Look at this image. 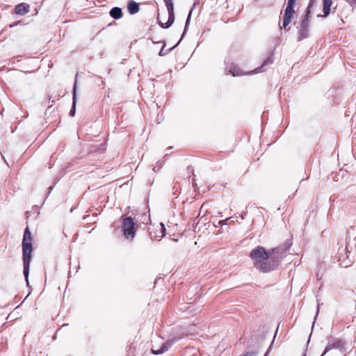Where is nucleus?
I'll list each match as a JSON object with an SVG mask.
<instances>
[{
    "label": "nucleus",
    "mask_w": 356,
    "mask_h": 356,
    "mask_svg": "<svg viewBox=\"0 0 356 356\" xmlns=\"http://www.w3.org/2000/svg\"><path fill=\"white\" fill-rule=\"evenodd\" d=\"M168 13V19L166 23H159V25L163 29H168L172 26L175 22L174 5L172 0H163Z\"/></svg>",
    "instance_id": "0eeeda50"
},
{
    "label": "nucleus",
    "mask_w": 356,
    "mask_h": 356,
    "mask_svg": "<svg viewBox=\"0 0 356 356\" xmlns=\"http://www.w3.org/2000/svg\"><path fill=\"white\" fill-rule=\"evenodd\" d=\"M316 2V0H310L309 2V4L307 6V8L305 11V14H308V16L310 17L311 15V8L312 7L313 4Z\"/></svg>",
    "instance_id": "aec40b11"
},
{
    "label": "nucleus",
    "mask_w": 356,
    "mask_h": 356,
    "mask_svg": "<svg viewBox=\"0 0 356 356\" xmlns=\"http://www.w3.org/2000/svg\"><path fill=\"white\" fill-rule=\"evenodd\" d=\"M289 247L290 245L286 243L268 251L269 261H271V264H275V268L277 267L279 262L284 258L285 252L289 249Z\"/></svg>",
    "instance_id": "7ed1b4c3"
},
{
    "label": "nucleus",
    "mask_w": 356,
    "mask_h": 356,
    "mask_svg": "<svg viewBox=\"0 0 356 356\" xmlns=\"http://www.w3.org/2000/svg\"><path fill=\"white\" fill-rule=\"evenodd\" d=\"M191 11L190 12V13L188 15L187 19L186 21L184 31V32H183V33L181 35V37L180 40L178 41V42L175 46H173L172 47H170V48L165 50V41H160V42H159V43H163L162 48L161 49L160 51L159 52V55L160 56H163L167 55L169 52H170L173 49H175L180 43L181 39L184 38V35L186 33L187 26L189 24L190 17H191Z\"/></svg>",
    "instance_id": "6e6552de"
},
{
    "label": "nucleus",
    "mask_w": 356,
    "mask_h": 356,
    "mask_svg": "<svg viewBox=\"0 0 356 356\" xmlns=\"http://www.w3.org/2000/svg\"><path fill=\"white\" fill-rule=\"evenodd\" d=\"M295 4H296V0H288L285 10L295 13V10H294Z\"/></svg>",
    "instance_id": "6ab92c4d"
},
{
    "label": "nucleus",
    "mask_w": 356,
    "mask_h": 356,
    "mask_svg": "<svg viewBox=\"0 0 356 356\" xmlns=\"http://www.w3.org/2000/svg\"><path fill=\"white\" fill-rule=\"evenodd\" d=\"M110 16L115 19H119L122 17V9L119 7H113L109 12Z\"/></svg>",
    "instance_id": "2eb2a0df"
},
{
    "label": "nucleus",
    "mask_w": 356,
    "mask_h": 356,
    "mask_svg": "<svg viewBox=\"0 0 356 356\" xmlns=\"http://www.w3.org/2000/svg\"><path fill=\"white\" fill-rule=\"evenodd\" d=\"M22 259H23V266H24V276L26 282V284L29 285V268L30 264L32 259V252H33V245H32V236L31 231L27 226L25 228L23 239H22Z\"/></svg>",
    "instance_id": "f03ea898"
},
{
    "label": "nucleus",
    "mask_w": 356,
    "mask_h": 356,
    "mask_svg": "<svg viewBox=\"0 0 356 356\" xmlns=\"http://www.w3.org/2000/svg\"><path fill=\"white\" fill-rule=\"evenodd\" d=\"M135 222L131 216L122 217V229L127 239L133 240L136 235Z\"/></svg>",
    "instance_id": "20e7f679"
},
{
    "label": "nucleus",
    "mask_w": 356,
    "mask_h": 356,
    "mask_svg": "<svg viewBox=\"0 0 356 356\" xmlns=\"http://www.w3.org/2000/svg\"><path fill=\"white\" fill-rule=\"evenodd\" d=\"M294 13H295L284 10V15L283 17V26H280V29L284 28L286 30L289 29V28L287 29V26L291 22Z\"/></svg>",
    "instance_id": "ddd939ff"
},
{
    "label": "nucleus",
    "mask_w": 356,
    "mask_h": 356,
    "mask_svg": "<svg viewBox=\"0 0 356 356\" xmlns=\"http://www.w3.org/2000/svg\"><path fill=\"white\" fill-rule=\"evenodd\" d=\"M344 256V254L341 253L339 257V261H340V265L344 267H347L350 265L351 261L348 259V255H346V258H345Z\"/></svg>",
    "instance_id": "f3484780"
},
{
    "label": "nucleus",
    "mask_w": 356,
    "mask_h": 356,
    "mask_svg": "<svg viewBox=\"0 0 356 356\" xmlns=\"http://www.w3.org/2000/svg\"><path fill=\"white\" fill-rule=\"evenodd\" d=\"M331 6L332 0H323V11L324 17H327L330 14Z\"/></svg>",
    "instance_id": "dca6fc26"
},
{
    "label": "nucleus",
    "mask_w": 356,
    "mask_h": 356,
    "mask_svg": "<svg viewBox=\"0 0 356 356\" xmlns=\"http://www.w3.org/2000/svg\"><path fill=\"white\" fill-rule=\"evenodd\" d=\"M270 347L268 348V349L267 350L266 353H265L264 356H268V353L270 352Z\"/></svg>",
    "instance_id": "b1692460"
},
{
    "label": "nucleus",
    "mask_w": 356,
    "mask_h": 356,
    "mask_svg": "<svg viewBox=\"0 0 356 356\" xmlns=\"http://www.w3.org/2000/svg\"><path fill=\"white\" fill-rule=\"evenodd\" d=\"M229 72L234 76H241V75L243 74L242 71L239 68H238L236 66H235L234 65H232L229 67Z\"/></svg>",
    "instance_id": "a211bd4d"
},
{
    "label": "nucleus",
    "mask_w": 356,
    "mask_h": 356,
    "mask_svg": "<svg viewBox=\"0 0 356 356\" xmlns=\"http://www.w3.org/2000/svg\"><path fill=\"white\" fill-rule=\"evenodd\" d=\"M274 62V58L273 56V53L264 61L263 64L253 71L251 72V74H257L259 72H262L266 70L267 67Z\"/></svg>",
    "instance_id": "9d476101"
},
{
    "label": "nucleus",
    "mask_w": 356,
    "mask_h": 356,
    "mask_svg": "<svg viewBox=\"0 0 356 356\" xmlns=\"http://www.w3.org/2000/svg\"><path fill=\"white\" fill-rule=\"evenodd\" d=\"M48 189H49V192H50V191L53 189V186H49V187L48 188Z\"/></svg>",
    "instance_id": "a878e982"
},
{
    "label": "nucleus",
    "mask_w": 356,
    "mask_h": 356,
    "mask_svg": "<svg viewBox=\"0 0 356 356\" xmlns=\"http://www.w3.org/2000/svg\"><path fill=\"white\" fill-rule=\"evenodd\" d=\"M160 225H161V237H163L166 234V230H165L163 223L161 222Z\"/></svg>",
    "instance_id": "412c9836"
},
{
    "label": "nucleus",
    "mask_w": 356,
    "mask_h": 356,
    "mask_svg": "<svg viewBox=\"0 0 356 356\" xmlns=\"http://www.w3.org/2000/svg\"><path fill=\"white\" fill-rule=\"evenodd\" d=\"M318 311H319V308L318 307V308H317V312H316V315L318 314Z\"/></svg>",
    "instance_id": "cd10ccee"
},
{
    "label": "nucleus",
    "mask_w": 356,
    "mask_h": 356,
    "mask_svg": "<svg viewBox=\"0 0 356 356\" xmlns=\"http://www.w3.org/2000/svg\"><path fill=\"white\" fill-rule=\"evenodd\" d=\"M254 266L262 273H269L275 269V264L269 261L268 253L264 247L257 246L250 253Z\"/></svg>",
    "instance_id": "f257e3e1"
},
{
    "label": "nucleus",
    "mask_w": 356,
    "mask_h": 356,
    "mask_svg": "<svg viewBox=\"0 0 356 356\" xmlns=\"http://www.w3.org/2000/svg\"><path fill=\"white\" fill-rule=\"evenodd\" d=\"M245 215H246V212H245V211H243V212L241 213V218H242V219H244V217H245Z\"/></svg>",
    "instance_id": "5701e85b"
},
{
    "label": "nucleus",
    "mask_w": 356,
    "mask_h": 356,
    "mask_svg": "<svg viewBox=\"0 0 356 356\" xmlns=\"http://www.w3.org/2000/svg\"><path fill=\"white\" fill-rule=\"evenodd\" d=\"M330 202H334V200H332V198L330 197Z\"/></svg>",
    "instance_id": "bb28decb"
},
{
    "label": "nucleus",
    "mask_w": 356,
    "mask_h": 356,
    "mask_svg": "<svg viewBox=\"0 0 356 356\" xmlns=\"http://www.w3.org/2000/svg\"><path fill=\"white\" fill-rule=\"evenodd\" d=\"M257 353L256 351H248L241 356H257Z\"/></svg>",
    "instance_id": "4be33fe9"
},
{
    "label": "nucleus",
    "mask_w": 356,
    "mask_h": 356,
    "mask_svg": "<svg viewBox=\"0 0 356 356\" xmlns=\"http://www.w3.org/2000/svg\"><path fill=\"white\" fill-rule=\"evenodd\" d=\"M310 17L308 16V14H305L303 18L299 22L297 26L298 29V41H301L309 36V21Z\"/></svg>",
    "instance_id": "39448f33"
},
{
    "label": "nucleus",
    "mask_w": 356,
    "mask_h": 356,
    "mask_svg": "<svg viewBox=\"0 0 356 356\" xmlns=\"http://www.w3.org/2000/svg\"><path fill=\"white\" fill-rule=\"evenodd\" d=\"M76 86H77V81L76 79L74 81V83L73 90H72V105L71 109L69 113V115L71 117H74L76 113V102H77Z\"/></svg>",
    "instance_id": "9b49d317"
},
{
    "label": "nucleus",
    "mask_w": 356,
    "mask_h": 356,
    "mask_svg": "<svg viewBox=\"0 0 356 356\" xmlns=\"http://www.w3.org/2000/svg\"><path fill=\"white\" fill-rule=\"evenodd\" d=\"M17 24V22L13 23V24H10V27H11V28H12V27H14V26H15Z\"/></svg>",
    "instance_id": "393cba45"
},
{
    "label": "nucleus",
    "mask_w": 356,
    "mask_h": 356,
    "mask_svg": "<svg viewBox=\"0 0 356 356\" xmlns=\"http://www.w3.org/2000/svg\"><path fill=\"white\" fill-rule=\"evenodd\" d=\"M327 340L328 343L321 356H324L328 351L332 349H339L341 351L343 350L344 346L346 345L344 340L341 339H334L332 337H329Z\"/></svg>",
    "instance_id": "423d86ee"
},
{
    "label": "nucleus",
    "mask_w": 356,
    "mask_h": 356,
    "mask_svg": "<svg viewBox=\"0 0 356 356\" xmlns=\"http://www.w3.org/2000/svg\"><path fill=\"white\" fill-rule=\"evenodd\" d=\"M139 4L137 2L133 0L129 1L127 3V10L131 15L137 13L139 11Z\"/></svg>",
    "instance_id": "4468645a"
},
{
    "label": "nucleus",
    "mask_w": 356,
    "mask_h": 356,
    "mask_svg": "<svg viewBox=\"0 0 356 356\" xmlns=\"http://www.w3.org/2000/svg\"><path fill=\"white\" fill-rule=\"evenodd\" d=\"M176 340L175 339L167 340L165 342L162 343V346L159 349H155V346H152L151 351L154 355H160L167 351L175 343Z\"/></svg>",
    "instance_id": "1a4fd4ad"
},
{
    "label": "nucleus",
    "mask_w": 356,
    "mask_h": 356,
    "mask_svg": "<svg viewBox=\"0 0 356 356\" xmlns=\"http://www.w3.org/2000/svg\"><path fill=\"white\" fill-rule=\"evenodd\" d=\"M29 5L25 3H21L15 6V13L17 15H24L29 13Z\"/></svg>",
    "instance_id": "f8f14e48"
}]
</instances>
